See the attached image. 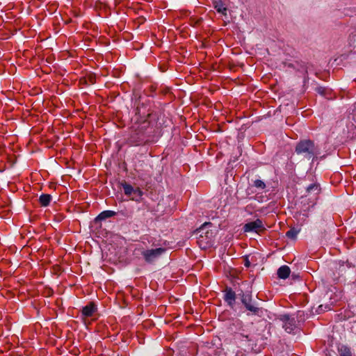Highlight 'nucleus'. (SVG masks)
<instances>
[{"label":"nucleus","instance_id":"3","mask_svg":"<svg viewBox=\"0 0 356 356\" xmlns=\"http://www.w3.org/2000/svg\"><path fill=\"white\" fill-rule=\"evenodd\" d=\"M244 232H255L259 234L263 232L266 228L261 220L257 219L254 221L249 222L243 225Z\"/></svg>","mask_w":356,"mask_h":356},{"label":"nucleus","instance_id":"21","mask_svg":"<svg viewBox=\"0 0 356 356\" xmlns=\"http://www.w3.org/2000/svg\"><path fill=\"white\" fill-rule=\"evenodd\" d=\"M318 91L319 92L322 93L323 92V89L321 88H320L318 89Z\"/></svg>","mask_w":356,"mask_h":356},{"label":"nucleus","instance_id":"18","mask_svg":"<svg viewBox=\"0 0 356 356\" xmlns=\"http://www.w3.org/2000/svg\"><path fill=\"white\" fill-rule=\"evenodd\" d=\"M88 79L90 84H94L96 82L95 76L93 75H89Z\"/></svg>","mask_w":356,"mask_h":356},{"label":"nucleus","instance_id":"13","mask_svg":"<svg viewBox=\"0 0 356 356\" xmlns=\"http://www.w3.org/2000/svg\"><path fill=\"white\" fill-rule=\"evenodd\" d=\"M321 191L320 186L317 184H312L309 185L307 188L308 193H314V194H318Z\"/></svg>","mask_w":356,"mask_h":356},{"label":"nucleus","instance_id":"15","mask_svg":"<svg viewBox=\"0 0 356 356\" xmlns=\"http://www.w3.org/2000/svg\"><path fill=\"white\" fill-rule=\"evenodd\" d=\"M254 186L264 190L266 188V184L261 179H256L254 181Z\"/></svg>","mask_w":356,"mask_h":356},{"label":"nucleus","instance_id":"2","mask_svg":"<svg viewBox=\"0 0 356 356\" xmlns=\"http://www.w3.org/2000/svg\"><path fill=\"white\" fill-rule=\"evenodd\" d=\"M124 193L126 195L130 197L131 200L140 202L143 195V192L140 188H134L131 185L124 182L122 184Z\"/></svg>","mask_w":356,"mask_h":356},{"label":"nucleus","instance_id":"4","mask_svg":"<svg viewBox=\"0 0 356 356\" xmlns=\"http://www.w3.org/2000/svg\"><path fill=\"white\" fill-rule=\"evenodd\" d=\"M165 251V248H159L156 249L145 250L142 252L145 261L147 263L152 262L155 259L161 256Z\"/></svg>","mask_w":356,"mask_h":356},{"label":"nucleus","instance_id":"7","mask_svg":"<svg viewBox=\"0 0 356 356\" xmlns=\"http://www.w3.org/2000/svg\"><path fill=\"white\" fill-rule=\"evenodd\" d=\"M224 299L229 306L232 307L236 300L235 292L231 288L226 289Z\"/></svg>","mask_w":356,"mask_h":356},{"label":"nucleus","instance_id":"9","mask_svg":"<svg viewBox=\"0 0 356 356\" xmlns=\"http://www.w3.org/2000/svg\"><path fill=\"white\" fill-rule=\"evenodd\" d=\"M214 8L220 13L226 14L227 8L224 6L222 0H212Z\"/></svg>","mask_w":356,"mask_h":356},{"label":"nucleus","instance_id":"8","mask_svg":"<svg viewBox=\"0 0 356 356\" xmlns=\"http://www.w3.org/2000/svg\"><path fill=\"white\" fill-rule=\"evenodd\" d=\"M277 273L279 278L285 280L290 275L291 270L288 266L284 265L278 268Z\"/></svg>","mask_w":356,"mask_h":356},{"label":"nucleus","instance_id":"11","mask_svg":"<svg viewBox=\"0 0 356 356\" xmlns=\"http://www.w3.org/2000/svg\"><path fill=\"white\" fill-rule=\"evenodd\" d=\"M51 200L49 194H42L39 197V203L42 207H47Z\"/></svg>","mask_w":356,"mask_h":356},{"label":"nucleus","instance_id":"1","mask_svg":"<svg viewBox=\"0 0 356 356\" xmlns=\"http://www.w3.org/2000/svg\"><path fill=\"white\" fill-rule=\"evenodd\" d=\"M298 154H303L308 159L312 158L316 154V148L313 141L305 140L300 141L296 147Z\"/></svg>","mask_w":356,"mask_h":356},{"label":"nucleus","instance_id":"20","mask_svg":"<svg viewBox=\"0 0 356 356\" xmlns=\"http://www.w3.org/2000/svg\"><path fill=\"white\" fill-rule=\"evenodd\" d=\"M245 266L246 267H249V266H250V262H249V261H248V260H247V261H245Z\"/></svg>","mask_w":356,"mask_h":356},{"label":"nucleus","instance_id":"16","mask_svg":"<svg viewBox=\"0 0 356 356\" xmlns=\"http://www.w3.org/2000/svg\"><path fill=\"white\" fill-rule=\"evenodd\" d=\"M297 234H298V232L296 229H291L289 231H287L286 233V236L288 238H292V239L296 238V236H297Z\"/></svg>","mask_w":356,"mask_h":356},{"label":"nucleus","instance_id":"6","mask_svg":"<svg viewBox=\"0 0 356 356\" xmlns=\"http://www.w3.org/2000/svg\"><path fill=\"white\" fill-rule=\"evenodd\" d=\"M281 320L284 323L282 327L285 331L288 333L292 332L295 328V323L293 320H291L289 316L287 315L282 316Z\"/></svg>","mask_w":356,"mask_h":356},{"label":"nucleus","instance_id":"14","mask_svg":"<svg viewBox=\"0 0 356 356\" xmlns=\"http://www.w3.org/2000/svg\"><path fill=\"white\" fill-rule=\"evenodd\" d=\"M245 308L249 310L250 312H251L252 313H253L254 314H257L259 311V308L252 305L251 304V302H249L248 303H247L246 305H245Z\"/></svg>","mask_w":356,"mask_h":356},{"label":"nucleus","instance_id":"12","mask_svg":"<svg viewBox=\"0 0 356 356\" xmlns=\"http://www.w3.org/2000/svg\"><path fill=\"white\" fill-rule=\"evenodd\" d=\"M339 356H352L350 348L346 345H341L338 348Z\"/></svg>","mask_w":356,"mask_h":356},{"label":"nucleus","instance_id":"19","mask_svg":"<svg viewBox=\"0 0 356 356\" xmlns=\"http://www.w3.org/2000/svg\"><path fill=\"white\" fill-rule=\"evenodd\" d=\"M211 225V222H209V223H207V222H206V223H204V224L203 225V226H202V227H200V232H203V231H204V227H206V226H207V225Z\"/></svg>","mask_w":356,"mask_h":356},{"label":"nucleus","instance_id":"17","mask_svg":"<svg viewBox=\"0 0 356 356\" xmlns=\"http://www.w3.org/2000/svg\"><path fill=\"white\" fill-rule=\"evenodd\" d=\"M241 302L245 305L249 302H252V296L249 293L247 294H243L241 297Z\"/></svg>","mask_w":356,"mask_h":356},{"label":"nucleus","instance_id":"10","mask_svg":"<svg viewBox=\"0 0 356 356\" xmlns=\"http://www.w3.org/2000/svg\"><path fill=\"white\" fill-rule=\"evenodd\" d=\"M115 215V212L113 211H110V210H107V211H102V213H100L97 217L96 218V220H105L106 218H111V217H113Z\"/></svg>","mask_w":356,"mask_h":356},{"label":"nucleus","instance_id":"22","mask_svg":"<svg viewBox=\"0 0 356 356\" xmlns=\"http://www.w3.org/2000/svg\"><path fill=\"white\" fill-rule=\"evenodd\" d=\"M143 164H144L143 161L140 163V166H143Z\"/></svg>","mask_w":356,"mask_h":356},{"label":"nucleus","instance_id":"5","mask_svg":"<svg viewBox=\"0 0 356 356\" xmlns=\"http://www.w3.org/2000/svg\"><path fill=\"white\" fill-rule=\"evenodd\" d=\"M96 311V305L93 302H90L89 304L83 307L81 310V315L83 318L92 317Z\"/></svg>","mask_w":356,"mask_h":356}]
</instances>
